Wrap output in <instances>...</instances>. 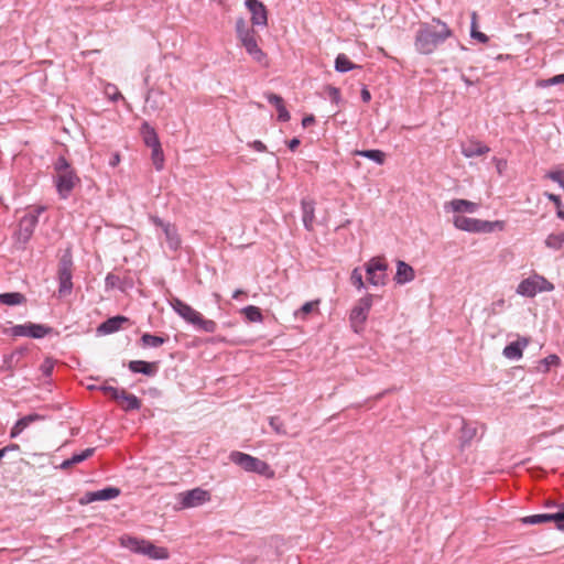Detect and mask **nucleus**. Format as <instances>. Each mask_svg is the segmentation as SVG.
I'll return each instance as SVG.
<instances>
[{
	"instance_id": "f257e3e1",
	"label": "nucleus",
	"mask_w": 564,
	"mask_h": 564,
	"mask_svg": "<svg viewBox=\"0 0 564 564\" xmlns=\"http://www.w3.org/2000/svg\"><path fill=\"white\" fill-rule=\"evenodd\" d=\"M452 36L451 29L440 20H433L431 24H423L415 35V48L419 53L432 54L437 46Z\"/></svg>"
},
{
	"instance_id": "f03ea898",
	"label": "nucleus",
	"mask_w": 564,
	"mask_h": 564,
	"mask_svg": "<svg viewBox=\"0 0 564 564\" xmlns=\"http://www.w3.org/2000/svg\"><path fill=\"white\" fill-rule=\"evenodd\" d=\"M236 34L240 45L254 62L264 67L269 66L268 55L259 46L260 36L243 18H239L236 22Z\"/></svg>"
},
{
	"instance_id": "7ed1b4c3",
	"label": "nucleus",
	"mask_w": 564,
	"mask_h": 564,
	"mask_svg": "<svg viewBox=\"0 0 564 564\" xmlns=\"http://www.w3.org/2000/svg\"><path fill=\"white\" fill-rule=\"evenodd\" d=\"M119 544L133 553L148 556L151 560H167L170 557V552L166 547L155 545L143 538L123 534L119 538Z\"/></svg>"
},
{
	"instance_id": "20e7f679",
	"label": "nucleus",
	"mask_w": 564,
	"mask_h": 564,
	"mask_svg": "<svg viewBox=\"0 0 564 564\" xmlns=\"http://www.w3.org/2000/svg\"><path fill=\"white\" fill-rule=\"evenodd\" d=\"M170 305L187 323L194 325L197 329L205 333H214L217 329L216 322L206 319L199 312L194 310L178 297H171Z\"/></svg>"
},
{
	"instance_id": "39448f33",
	"label": "nucleus",
	"mask_w": 564,
	"mask_h": 564,
	"mask_svg": "<svg viewBox=\"0 0 564 564\" xmlns=\"http://www.w3.org/2000/svg\"><path fill=\"white\" fill-rule=\"evenodd\" d=\"M55 185L62 198H67L70 192L79 184L80 178L64 156L55 162Z\"/></svg>"
},
{
	"instance_id": "423d86ee",
	"label": "nucleus",
	"mask_w": 564,
	"mask_h": 564,
	"mask_svg": "<svg viewBox=\"0 0 564 564\" xmlns=\"http://www.w3.org/2000/svg\"><path fill=\"white\" fill-rule=\"evenodd\" d=\"M453 225L455 228L468 232L475 234H489L494 231L505 230L506 223L503 220H482L477 218H470L464 215H455L453 218Z\"/></svg>"
},
{
	"instance_id": "0eeeda50",
	"label": "nucleus",
	"mask_w": 564,
	"mask_h": 564,
	"mask_svg": "<svg viewBox=\"0 0 564 564\" xmlns=\"http://www.w3.org/2000/svg\"><path fill=\"white\" fill-rule=\"evenodd\" d=\"M229 458L234 464L240 466L246 471L257 473L269 478L274 476V471L268 463L249 454L232 452Z\"/></svg>"
},
{
	"instance_id": "6e6552de",
	"label": "nucleus",
	"mask_w": 564,
	"mask_h": 564,
	"mask_svg": "<svg viewBox=\"0 0 564 564\" xmlns=\"http://www.w3.org/2000/svg\"><path fill=\"white\" fill-rule=\"evenodd\" d=\"M43 210V207H37L20 219L19 227L14 234V239L21 247H23L31 239L39 223V216Z\"/></svg>"
},
{
	"instance_id": "1a4fd4ad",
	"label": "nucleus",
	"mask_w": 564,
	"mask_h": 564,
	"mask_svg": "<svg viewBox=\"0 0 564 564\" xmlns=\"http://www.w3.org/2000/svg\"><path fill=\"white\" fill-rule=\"evenodd\" d=\"M554 285L540 274H533L520 282L517 292L523 296L533 297L539 292H549Z\"/></svg>"
},
{
	"instance_id": "9d476101",
	"label": "nucleus",
	"mask_w": 564,
	"mask_h": 564,
	"mask_svg": "<svg viewBox=\"0 0 564 564\" xmlns=\"http://www.w3.org/2000/svg\"><path fill=\"white\" fill-rule=\"evenodd\" d=\"M367 281L375 285H384L387 280L388 263L382 257L371 258L366 263Z\"/></svg>"
},
{
	"instance_id": "9b49d317",
	"label": "nucleus",
	"mask_w": 564,
	"mask_h": 564,
	"mask_svg": "<svg viewBox=\"0 0 564 564\" xmlns=\"http://www.w3.org/2000/svg\"><path fill=\"white\" fill-rule=\"evenodd\" d=\"M176 499L180 503V509H189L210 501L212 495L208 490L197 487L192 490L180 492Z\"/></svg>"
},
{
	"instance_id": "f8f14e48",
	"label": "nucleus",
	"mask_w": 564,
	"mask_h": 564,
	"mask_svg": "<svg viewBox=\"0 0 564 564\" xmlns=\"http://www.w3.org/2000/svg\"><path fill=\"white\" fill-rule=\"evenodd\" d=\"M73 260L70 253H65L58 264V281L59 288L58 293L61 296H65L72 292L73 282Z\"/></svg>"
},
{
	"instance_id": "ddd939ff",
	"label": "nucleus",
	"mask_w": 564,
	"mask_h": 564,
	"mask_svg": "<svg viewBox=\"0 0 564 564\" xmlns=\"http://www.w3.org/2000/svg\"><path fill=\"white\" fill-rule=\"evenodd\" d=\"M372 306V295L368 294L361 297L350 313L351 327L356 333L360 332L367 321L368 313Z\"/></svg>"
},
{
	"instance_id": "4468645a",
	"label": "nucleus",
	"mask_w": 564,
	"mask_h": 564,
	"mask_svg": "<svg viewBox=\"0 0 564 564\" xmlns=\"http://www.w3.org/2000/svg\"><path fill=\"white\" fill-rule=\"evenodd\" d=\"M51 330L52 329L50 327L42 324L25 323L11 327L10 334L14 337L24 336L31 338H43L48 335Z\"/></svg>"
},
{
	"instance_id": "2eb2a0df",
	"label": "nucleus",
	"mask_w": 564,
	"mask_h": 564,
	"mask_svg": "<svg viewBox=\"0 0 564 564\" xmlns=\"http://www.w3.org/2000/svg\"><path fill=\"white\" fill-rule=\"evenodd\" d=\"M246 7L251 13V23L254 26H267L268 25V10L265 6L259 0H247Z\"/></svg>"
},
{
	"instance_id": "dca6fc26",
	"label": "nucleus",
	"mask_w": 564,
	"mask_h": 564,
	"mask_svg": "<svg viewBox=\"0 0 564 564\" xmlns=\"http://www.w3.org/2000/svg\"><path fill=\"white\" fill-rule=\"evenodd\" d=\"M478 207L477 203L463 198L452 199L444 205L446 212H453L455 215L473 214L477 212Z\"/></svg>"
},
{
	"instance_id": "f3484780",
	"label": "nucleus",
	"mask_w": 564,
	"mask_h": 564,
	"mask_svg": "<svg viewBox=\"0 0 564 564\" xmlns=\"http://www.w3.org/2000/svg\"><path fill=\"white\" fill-rule=\"evenodd\" d=\"M120 494L118 488H105L97 491L86 492L79 500L80 505H87L94 501L111 500L117 498Z\"/></svg>"
},
{
	"instance_id": "a211bd4d",
	"label": "nucleus",
	"mask_w": 564,
	"mask_h": 564,
	"mask_svg": "<svg viewBox=\"0 0 564 564\" xmlns=\"http://www.w3.org/2000/svg\"><path fill=\"white\" fill-rule=\"evenodd\" d=\"M462 153L466 158L482 156L489 153L490 148L482 142L470 139L467 142L462 143Z\"/></svg>"
},
{
	"instance_id": "6ab92c4d",
	"label": "nucleus",
	"mask_w": 564,
	"mask_h": 564,
	"mask_svg": "<svg viewBox=\"0 0 564 564\" xmlns=\"http://www.w3.org/2000/svg\"><path fill=\"white\" fill-rule=\"evenodd\" d=\"M116 402L124 411L139 410L141 408V400L138 399L134 394L129 393L123 389H121L119 395L116 399Z\"/></svg>"
},
{
	"instance_id": "aec40b11",
	"label": "nucleus",
	"mask_w": 564,
	"mask_h": 564,
	"mask_svg": "<svg viewBox=\"0 0 564 564\" xmlns=\"http://www.w3.org/2000/svg\"><path fill=\"white\" fill-rule=\"evenodd\" d=\"M415 273L413 268L402 260L397 262V272L394 280L398 284H404L414 280Z\"/></svg>"
},
{
	"instance_id": "412c9836",
	"label": "nucleus",
	"mask_w": 564,
	"mask_h": 564,
	"mask_svg": "<svg viewBox=\"0 0 564 564\" xmlns=\"http://www.w3.org/2000/svg\"><path fill=\"white\" fill-rule=\"evenodd\" d=\"M129 319L126 316H115L111 318H108L106 322H104L99 327L98 332L102 334H112L123 327L124 324H127Z\"/></svg>"
},
{
	"instance_id": "4be33fe9",
	"label": "nucleus",
	"mask_w": 564,
	"mask_h": 564,
	"mask_svg": "<svg viewBox=\"0 0 564 564\" xmlns=\"http://www.w3.org/2000/svg\"><path fill=\"white\" fill-rule=\"evenodd\" d=\"M154 223L160 225L165 234L166 241L171 249L176 250L181 245V238L175 227L170 224H163L160 219L155 218Z\"/></svg>"
},
{
	"instance_id": "5701e85b",
	"label": "nucleus",
	"mask_w": 564,
	"mask_h": 564,
	"mask_svg": "<svg viewBox=\"0 0 564 564\" xmlns=\"http://www.w3.org/2000/svg\"><path fill=\"white\" fill-rule=\"evenodd\" d=\"M529 344L527 338H521L517 341L510 343L503 349V356L508 359H520L522 357L523 348Z\"/></svg>"
},
{
	"instance_id": "b1692460",
	"label": "nucleus",
	"mask_w": 564,
	"mask_h": 564,
	"mask_svg": "<svg viewBox=\"0 0 564 564\" xmlns=\"http://www.w3.org/2000/svg\"><path fill=\"white\" fill-rule=\"evenodd\" d=\"M268 101L273 105L278 110V118L281 121H289L290 120V112L284 106V100L281 96L270 93L267 95Z\"/></svg>"
},
{
	"instance_id": "393cba45",
	"label": "nucleus",
	"mask_w": 564,
	"mask_h": 564,
	"mask_svg": "<svg viewBox=\"0 0 564 564\" xmlns=\"http://www.w3.org/2000/svg\"><path fill=\"white\" fill-rule=\"evenodd\" d=\"M303 224L307 230H313L315 221V206L312 200L302 202Z\"/></svg>"
},
{
	"instance_id": "a878e982",
	"label": "nucleus",
	"mask_w": 564,
	"mask_h": 564,
	"mask_svg": "<svg viewBox=\"0 0 564 564\" xmlns=\"http://www.w3.org/2000/svg\"><path fill=\"white\" fill-rule=\"evenodd\" d=\"M41 420V416L39 414H29L22 419H20L19 421H17V423L13 425V427L11 429V432H10V436L12 438L17 437L18 435H20L30 424H32L33 422L35 421H39Z\"/></svg>"
},
{
	"instance_id": "bb28decb",
	"label": "nucleus",
	"mask_w": 564,
	"mask_h": 564,
	"mask_svg": "<svg viewBox=\"0 0 564 564\" xmlns=\"http://www.w3.org/2000/svg\"><path fill=\"white\" fill-rule=\"evenodd\" d=\"M141 135L144 143L151 148L158 145L160 143L159 137L154 130L148 122H143L141 126Z\"/></svg>"
},
{
	"instance_id": "cd10ccee",
	"label": "nucleus",
	"mask_w": 564,
	"mask_h": 564,
	"mask_svg": "<svg viewBox=\"0 0 564 564\" xmlns=\"http://www.w3.org/2000/svg\"><path fill=\"white\" fill-rule=\"evenodd\" d=\"M129 369L132 372H141L148 376H152L156 370V366L155 364L143 360H132L129 362Z\"/></svg>"
},
{
	"instance_id": "c85d7f7f",
	"label": "nucleus",
	"mask_w": 564,
	"mask_h": 564,
	"mask_svg": "<svg viewBox=\"0 0 564 564\" xmlns=\"http://www.w3.org/2000/svg\"><path fill=\"white\" fill-rule=\"evenodd\" d=\"M26 299L22 293L12 292V293H1L0 294V303L9 306L20 305L25 303Z\"/></svg>"
},
{
	"instance_id": "c756f323",
	"label": "nucleus",
	"mask_w": 564,
	"mask_h": 564,
	"mask_svg": "<svg viewBox=\"0 0 564 564\" xmlns=\"http://www.w3.org/2000/svg\"><path fill=\"white\" fill-rule=\"evenodd\" d=\"M318 304H319V300L306 302L297 311H295L294 316L296 318L306 319L311 313H313V312L318 313Z\"/></svg>"
},
{
	"instance_id": "7c9ffc66",
	"label": "nucleus",
	"mask_w": 564,
	"mask_h": 564,
	"mask_svg": "<svg viewBox=\"0 0 564 564\" xmlns=\"http://www.w3.org/2000/svg\"><path fill=\"white\" fill-rule=\"evenodd\" d=\"M359 66L354 64L345 54H338L335 59V69L340 73H346L358 68Z\"/></svg>"
},
{
	"instance_id": "2f4dec72",
	"label": "nucleus",
	"mask_w": 564,
	"mask_h": 564,
	"mask_svg": "<svg viewBox=\"0 0 564 564\" xmlns=\"http://www.w3.org/2000/svg\"><path fill=\"white\" fill-rule=\"evenodd\" d=\"M355 155L367 158L378 164H383L386 161V153L381 150H357Z\"/></svg>"
},
{
	"instance_id": "473e14b6",
	"label": "nucleus",
	"mask_w": 564,
	"mask_h": 564,
	"mask_svg": "<svg viewBox=\"0 0 564 564\" xmlns=\"http://www.w3.org/2000/svg\"><path fill=\"white\" fill-rule=\"evenodd\" d=\"M545 246L554 250L562 249L564 247V232L549 235L545 239Z\"/></svg>"
},
{
	"instance_id": "72a5a7b5",
	"label": "nucleus",
	"mask_w": 564,
	"mask_h": 564,
	"mask_svg": "<svg viewBox=\"0 0 564 564\" xmlns=\"http://www.w3.org/2000/svg\"><path fill=\"white\" fill-rule=\"evenodd\" d=\"M151 149H152V154H151L152 163L158 171H161L164 166V154H163V150L161 148V143H159L158 145L151 147Z\"/></svg>"
},
{
	"instance_id": "f704fd0d",
	"label": "nucleus",
	"mask_w": 564,
	"mask_h": 564,
	"mask_svg": "<svg viewBox=\"0 0 564 564\" xmlns=\"http://www.w3.org/2000/svg\"><path fill=\"white\" fill-rule=\"evenodd\" d=\"M241 313L249 322H262L263 315L261 310L254 305H249L241 310Z\"/></svg>"
},
{
	"instance_id": "c9c22d12",
	"label": "nucleus",
	"mask_w": 564,
	"mask_h": 564,
	"mask_svg": "<svg viewBox=\"0 0 564 564\" xmlns=\"http://www.w3.org/2000/svg\"><path fill=\"white\" fill-rule=\"evenodd\" d=\"M560 364V358L556 355H550L546 358L539 361L536 366V370L539 372H547L552 366H557Z\"/></svg>"
},
{
	"instance_id": "e433bc0d",
	"label": "nucleus",
	"mask_w": 564,
	"mask_h": 564,
	"mask_svg": "<svg viewBox=\"0 0 564 564\" xmlns=\"http://www.w3.org/2000/svg\"><path fill=\"white\" fill-rule=\"evenodd\" d=\"M95 452V448H86L80 454H75L70 459H67L63 463V467H68L74 464L82 463L83 460L89 458Z\"/></svg>"
},
{
	"instance_id": "4c0bfd02",
	"label": "nucleus",
	"mask_w": 564,
	"mask_h": 564,
	"mask_svg": "<svg viewBox=\"0 0 564 564\" xmlns=\"http://www.w3.org/2000/svg\"><path fill=\"white\" fill-rule=\"evenodd\" d=\"M165 338L151 335V334H143L141 337L142 345L145 347H159L165 343Z\"/></svg>"
},
{
	"instance_id": "58836bf2",
	"label": "nucleus",
	"mask_w": 564,
	"mask_h": 564,
	"mask_svg": "<svg viewBox=\"0 0 564 564\" xmlns=\"http://www.w3.org/2000/svg\"><path fill=\"white\" fill-rule=\"evenodd\" d=\"M471 37L478 40L479 42L481 43H487L488 42V36L482 33V32H479V29H477V13L476 12H473L471 14Z\"/></svg>"
},
{
	"instance_id": "ea45409f",
	"label": "nucleus",
	"mask_w": 564,
	"mask_h": 564,
	"mask_svg": "<svg viewBox=\"0 0 564 564\" xmlns=\"http://www.w3.org/2000/svg\"><path fill=\"white\" fill-rule=\"evenodd\" d=\"M524 524H540L551 522L550 513L528 516L521 519Z\"/></svg>"
},
{
	"instance_id": "a19ab883",
	"label": "nucleus",
	"mask_w": 564,
	"mask_h": 564,
	"mask_svg": "<svg viewBox=\"0 0 564 564\" xmlns=\"http://www.w3.org/2000/svg\"><path fill=\"white\" fill-rule=\"evenodd\" d=\"M104 91H105V95L107 96V98L112 101H117V100L123 98L120 90L118 89V87L116 85L107 84L105 86Z\"/></svg>"
},
{
	"instance_id": "79ce46f5",
	"label": "nucleus",
	"mask_w": 564,
	"mask_h": 564,
	"mask_svg": "<svg viewBox=\"0 0 564 564\" xmlns=\"http://www.w3.org/2000/svg\"><path fill=\"white\" fill-rule=\"evenodd\" d=\"M551 522H555L556 528L564 531V505L561 510L555 513H550Z\"/></svg>"
},
{
	"instance_id": "37998d69",
	"label": "nucleus",
	"mask_w": 564,
	"mask_h": 564,
	"mask_svg": "<svg viewBox=\"0 0 564 564\" xmlns=\"http://www.w3.org/2000/svg\"><path fill=\"white\" fill-rule=\"evenodd\" d=\"M560 84H564V74L556 75L549 79H541V80H538V83H536V85L539 87H547L551 85H560Z\"/></svg>"
},
{
	"instance_id": "c03bdc74",
	"label": "nucleus",
	"mask_w": 564,
	"mask_h": 564,
	"mask_svg": "<svg viewBox=\"0 0 564 564\" xmlns=\"http://www.w3.org/2000/svg\"><path fill=\"white\" fill-rule=\"evenodd\" d=\"M350 282L352 285H355L358 290H361L365 286L362 274L359 269H354L350 274Z\"/></svg>"
},
{
	"instance_id": "a18cd8bd",
	"label": "nucleus",
	"mask_w": 564,
	"mask_h": 564,
	"mask_svg": "<svg viewBox=\"0 0 564 564\" xmlns=\"http://www.w3.org/2000/svg\"><path fill=\"white\" fill-rule=\"evenodd\" d=\"M53 368H54V364L51 359H46L42 365H41V370L43 372L44 376L48 377L51 376L52 371H53Z\"/></svg>"
},
{
	"instance_id": "49530a36",
	"label": "nucleus",
	"mask_w": 564,
	"mask_h": 564,
	"mask_svg": "<svg viewBox=\"0 0 564 564\" xmlns=\"http://www.w3.org/2000/svg\"><path fill=\"white\" fill-rule=\"evenodd\" d=\"M101 390L106 395L110 397L115 401L121 391V389H117L115 387H102Z\"/></svg>"
},
{
	"instance_id": "de8ad7c7",
	"label": "nucleus",
	"mask_w": 564,
	"mask_h": 564,
	"mask_svg": "<svg viewBox=\"0 0 564 564\" xmlns=\"http://www.w3.org/2000/svg\"><path fill=\"white\" fill-rule=\"evenodd\" d=\"M550 180L560 183L564 178V171H551L546 174Z\"/></svg>"
},
{
	"instance_id": "09e8293b",
	"label": "nucleus",
	"mask_w": 564,
	"mask_h": 564,
	"mask_svg": "<svg viewBox=\"0 0 564 564\" xmlns=\"http://www.w3.org/2000/svg\"><path fill=\"white\" fill-rule=\"evenodd\" d=\"M545 196L547 197L549 200L553 202L556 209H560V207H562V202L558 195L545 193Z\"/></svg>"
},
{
	"instance_id": "8fccbe9b",
	"label": "nucleus",
	"mask_w": 564,
	"mask_h": 564,
	"mask_svg": "<svg viewBox=\"0 0 564 564\" xmlns=\"http://www.w3.org/2000/svg\"><path fill=\"white\" fill-rule=\"evenodd\" d=\"M278 419L276 417H271L270 419V425L274 429V431L279 434H284V431L282 430V424L280 423H276Z\"/></svg>"
},
{
	"instance_id": "3c124183",
	"label": "nucleus",
	"mask_w": 564,
	"mask_h": 564,
	"mask_svg": "<svg viewBox=\"0 0 564 564\" xmlns=\"http://www.w3.org/2000/svg\"><path fill=\"white\" fill-rule=\"evenodd\" d=\"M328 91H329V96H330V98H332L334 101L338 102L339 97H340V91H339V89H338V88H335V87H329V88H328Z\"/></svg>"
},
{
	"instance_id": "603ef678",
	"label": "nucleus",
	"mask_w": 564,
	"mask_h": 564,
	"mask_svg": "<svg viewBox=\"0 0 564 564\" xmlns=\"http://www.w3.org/2000/svg\"><path fill=\"white\" fill-rule=\"evenodd\" d=\"M361 99H362V101H365V102H369V101H370V99H371V95H370V91H369L367 88H364V89L361 90Z\"/></svg>"
},
{
	"instance_id": "864d4df0",
	"label": "nucleus",
	"mask_w": 564,
	"mask_h": 564,
	"mask_svg": "<svg viewBox=\"0 0 564 564\" xmlns=\"http://www.w3.org/2000/svg\"><path fill=\"white\" fill-rule=\"evenodd\" d=\"M315 121L314 117L313 116H307L305 117L303 120H302V126L304 128H307L308 126L313 124Z\"/></svg>"
},
{
	"instance_id": "5fc2aeb1",
	"label": "nucleus",
	"mask_w": 564,
	"mask_h": 564,
	"mask_svg": "<svg viewBox=\"0 0 564 564\" xmlns=\"http://www.w3.org/2000/svg\"><path fill=\"white\" fill-rule=\"evenodd\" d=\"M252 147L254 150L259 151V152H264L265 151V145L261 142V141H254L252 143Z\"/></svg>"
},
{
	"instance_id": "6e6d98bb",
	"label": "nucleus",
	"mask_w": 564,
	"mask_h": 564,
	"mask_svg": "<svg viewBox=\"0 0 564 564\" xmlns=\"http://www.w3.org/2000/svg\"><path fill=\"white\" fill-rule=\"evenodd\" d=\"M300 144V140L294 138L289 142L290 150L294 151Z\"/></svg>"
},
{
	"instance_id": "4d7b16f0",
	"label": "nucleus",
	"mask_w": 564,
	"mask_h": 564,
	"mask_svg": "<svg viewBox=\"0 0 564 564\" xmlns=\"http://www.w3.org/2000/svg\"><path fill=\"white\" fill-rule=\"evenodd\" d=\"M245 294V292L242 290H236L232 294V297L234 299H239L240 295Z\"/></svg>"
},
{
	"instance_id": "13d9d810",
	"label": "nucleus",
	"mask_w": 564,
	"mask_h": 564,
	"mask_svg": "<svg viewBox=\"0 0 564 564\" xmlns=\"http://www.w3.org/2000/svg\"><path fill=\"white\" fill-rule=\"evenodd\" d=\"M462 79H463V82H464L466 85H468V86L473 85V82H471L468 77H466V76H464V75H463V76H462Z\"/></svg>"
},
{
	"instance_id": "bf43d9fd",
	"label": "nucleus",
	"mask_w": 564,
	"mask_h": 564,
	"mask_svg": "<svg viewBox=\"0 0 564 564\" xmlns=\"http://www.w3.org/2000/svg\"><path fill=\"white\" fill-rule=\"evenodd\" d=\"M7 452H9V447H3V448L0 449V460L6 455Z\"/></svg>"
},
{
	"instance_id": "052dcab7",
	"label": "nucleus",
	"mask_w": 564,
	"mask_h": 564,
	"mask_svg": "<svg viewBox=\"0 0 564 564\" xmlns=\"http://www.w3.org/2000/svg\"><path fill=\"white\" fill-rule=\"evenodd\" d=\"M557 217H560L561 219H564V210H562L561 207H560V209H557Z\"/></svg>"
},
{
	"instance_id": "680f3d73",
	"label": "nucleus",
	"mask_w": 564,
	"mask_h": 564,
	"mask_svg": "<svg viewBox=\"0 0 564 564\" xmlns=\"http://www.w3.org/2000/svg\"><path fill=\"white\" fill-rule=\"evenodd\" d=\"M8 447H9V451H13V449H18L19 448V446L17 444L10 445Z\"/></svg>"
},
{
	"instance_id": "e2e57ef3",
	"label": "nucleus",
	"mask_w": 564,
	"mask_h": 564,
	"mask_svg": "<svg viewBox=\"0 0 564 564\" xmlns=\"http://www.w3.org/2000/svg\"><path fill=\"white\" fill-rule=\"evenodd\" d=\"M118 161H119V158L117 156L116 159H113V162H111V165H117L118 164Z\"/></svg>"
},
{
	"instance_id": "0e129e2a",
	"label": "nucleus",
	"mask_w": 564,
	"mask_h": 564,
	"mask_svg": "<svg viewBox=\"0 0 564 564\" xmlns=\"http://www.w3.org/2000/svg\"><path fill=\"white\" fill-rule=\"evenodd\" d=\"M118 161H119V158L117 156L116 159H113V162H111V165H117L118 164Z\"/></svg>"
},
{
	"instance_id": "69168bd1",
	"label": "nucleus",
	"mask_w": 564,
	"mask_h": 564,
	"mask_svg": "<svg viewBox=\"0 0 564 564\" xmlns=\"http://www.w3.org/2000/svg\"><path fill=\"white\" fill-rule=\"evenodd\" d=\"M558 184H560V186H561V187L563 188V191H564V177L562 178V181H561Z\"/></svg>"
}]
</instances>
